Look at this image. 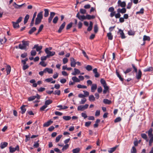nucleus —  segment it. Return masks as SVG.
<instances>
[{"label":"nucleus","mask_w":153,"mask_h":153,"mask_svg":"<svg viewBox=\"0 0 153 153\" xmlns=\"http://www.w3.org/2000/svg\"><path fill=\"white\" fill-rule=\"evenodd\" d=\"M118 147L117 146H115L114 147L111 148L109 149L108 150V152L109 153H112L113 152H114L116 149L117 147Z\"/></svg>","instance_id":"18"},{"label":"nucleus","mask_w":153,"mask_h":153,"mask_svg":"<svg viewBox=\"0 0 153 153\" xmlns=\"http://www.w3.org/2000/svg\"><path fill=\"white\" fill-rule=\"evenodd\" d=\"M107 36L108 39L112 40L113 38V36L111 33L110 32L107 34Z\"/></svg>","instance_id":"34"},{"label":"nucleus","mask_w":153,"mask_h":153,"mask_svg":"<svg viewBox=\"0 0 153 153\" xmlns=\"http://www.w3.org/2000/svg\"><path fill=\"white\" fill-rule=\"evenodd\" d=\"M93 22L91 21H90V25L87 28L88 31H90L92 30L93 27Z\"/></svg>","instance_id":"28"},{"label":"nucleus","mask_w":153,"mask_h":153,"mask_svg":"<svg viewBox=\"0 0 153 153\" xmlns=\"http://www.w3.org/2000/svg\"><path fill=\"white\" fill-rule=\"evenodd\" d=\"M52 100H46L45 102V104L48 106V105L50 104L52 102Z\"/></svg>","instance_id":"32"},{"label":"nucleus","mask_w":153,"mask_h":153,"mask_svg":"<svg viewBox=\"0 0 153 153\" xmlns=\"http://www.w3.org/2000/svg\"><path fill=\"white\" fill-rule=\"evenodd\" d=\"M69 146V145L68 144H66L63 146L62 150L63 151L64 150H66L68 148Z\"/></svg>","instance_id":"57"},{"label":"nucleus","mask_w":153,"mask_h":153,"mask_svg":"<svg viewBox=\"0 0 153 153\" xmlns=\"http://www.w3.org/2000/svg\"><path fill=\"white\" fill-rule=\"evenodd\" d=\"M132 69L131 68H127L125 71L124 72L125 74H126L131 72L132 71Z\"/></svg>","instance_id":"58"},{"label":"nucleus","mask_w":153,"mask_h":153,"mask_svg":"<svg viewBox=\"0 0 153 153\" xmlns=\"http://www.w3.org/2000/svg\"><path fill=\"white\" fill-rule=\"evenodd\" d=\"M84 94H79L78 95V96H88L89 93L87 91H83Z\"/></svg>","instance_id":"47"},{"label":"nucleus","mask_w":153,"mask_h":153,"mask_svg":"<svg viewBox=\"0 0 153 153\" xmlns=\"http://www.w3.org/2000/svg\"><path fill=\"white\" fill-rule=\"evenodd\" d=\"M76 17H77L81 21H83L84 20L86 19L85 16L84 15L80 16L79 12L77 14Z\"/></svg>","instance_id":"12"},{"label":"nucleus","mask_w":153,"mask_h":153,"mask_svg":"<svg viewBox=\"0 0 153 153\" xmlns=\"http://www.w3.org/2000/svg\"><path fill=\"white\" fill-rule=\"evenodd\" d=\"M53 122V121L51 120H49L47 122L43 124L44 127H48L49 126L51 123H52Z\"/></svg>","instance_id":"25"},{"label":"nucleus","mask_w":153,"mask_h":153,"mask_svg":"<svg viewBox=\"0 0 153 153\" xmlns=\"http://www.w3.org/2000/svg\"><path fill=\"white\" fill-rule=\"evenodd\" d=\"M72 80L75 82H79L80 80L76 76H73L72 78Z\"/></svg>","instance_id":"31"},{"label":"nucleus","mask_w":153,"mask_h":153,"mask_svg":"<svg viewBox=\"0 0 153 153\" xmlns=\"http://www.w3.org/2000/svg\"><path fill=\"white\" fill-rule=\"evenodd\" d=\"M153 70V68L152 67H148L146 68H145L143 70V71L144 72H150L152 71Z\"/></svg>","instance_id":"17"},{"label":"nucleus","mask_w":153,"mask_h":153,"mask_svg":"<svg viewBox=\"0 0 153 153\" xmlns=\"http://www.w3.org/2000/svg\"><path fill=\"white\" fill-rule=\"evenodd\" d=\"M117 13H121L122 14L124 13H126V10L125 8L123 7L122 9L118 8L117 9Z\"/></svg>","instance_id":"14"},{"label":"nucleus","mask_w":153,"mask_h":153,"mask_svg":"<svg viewBox=\"0 0 153 153\" xmlns=\"http://www.w3.org/2000/svg\"><path fill=\"white\" fill-rule=\"evenodd\" d=\"M118 6L122 7H124L126 6V3L125 1L122 2L120 0H119L117 2Z\"/></svg>","instance_id":"9"},{"label":"nucleus","mask_w":153,"mask_h":153,"mask_svg":"<svg viewBox=\"0 0 153 153\" xmlns=\"http://www.w3.org/2000/svg\"><path fill=\"white\" fill-rule=\"evenodd\" d=\"M141 136L144 139L146 140V141H148V140L147 139V135L144 133H143L141 134Z\"/></svg>","instance_id":"44"},{"label":"nucleus","mask_w":153,"mask_h":153,"mask_svg":"<svg viewBox=\"0 0 153 153\" xmlns=\"http://www.w3.org/2000/svg\"><path fill=\"white\" fill-rule=\"evenodd\" d=\"M22 44H20L19 45V48L22 50H25L27 48V46H29V42L23 40L22 41Z\"/></svg>","instance_id":"1"},{"label":"nucleus","mask_w":153,"mask_h":153,"mask_svg":"<svg viewBox=\"0 0 153 153\" xmlns=\"http://www.w3.org/2000/svg\"><path fill=\"white\" fill-rule=\"evenodd\" d=\"M45 73L47 72L49 74L53 73V69L48 68H46L45 69Z\"/></svg>","instance_id":"27"},{"label":"nucleus","mask_w":153,"mask_h":153,"mask_svg":"<svg viewBox=\"0 0 153 153\" xmlns=\"http://www.w3.org/2000/svg\"><path fill=\"white\" fill-rule=\"evenodd\" d=\"M39 64L44 67H46L47 65V64L43 61L40 62Z\"/></svg>","instance_id":"63"},{"label":"nucleus","mask_w":153,"mask_h":153,"mask_svg":"<svg viewBox=\"0 0 153 153\" xmlns=\"http://www.w3.org/2000/svg\"><path fill=\"white\" fill-rule=\"evenodd\" d=\"M143 40L144 41H149L150 40V38L149 36L144 35L143 36Z\"/></svg>","instance_id":"36"},{"label":"nucleus","mask_w":153,"mask_h":153,"mask_svg":"<svg viewBox=\"0 0 153 153\" xmlns=\"http://www.w3.org/2000/svg\"><path fill=\"white\" fill-rule=\"evenodd\" d=\"M55 13L54 12H52L50 13V17L48 19V22L49 23H51L53 18L55 16Z\"/></svg>","instance_id":"10"},{"label":"nucleus","mask_w":153,"mask_h":153,"mask_svg":"<svg viewBox=\"0 0 153 153\" xmlns=\"http://www.w3.org/2000/svg\"><path fill=\"white\" fill-rule=\"evenodd\" d=\"M44 16L45 17H48L49 15V10L48 9H45Z\"/></svg>","instance_id":"39"},{"label":"nucleus","mask_w":153,"mask_h":153,"mask_svg":"<svg viewBox=\"0 0 153 153\" xmlns=\"http://www.w3.org/2000/svg\"><path fill=\"white\" fill-rule=\"evenodd\" d=\"M65 25V22H64L60 26L59 29L58 30V32L60 33L62 32V30L64 29Z\"/></svg>","instance_id":"13"},{"label":"nucleus","mask_w":153,"mask_h":153,"mask_svg":"<svg viewBox=\"0 0 153 153\" xmlns=\"http://www.w3.org/2000/svg\"><path fill=\"white\" fill-rule=\"evenodd\" d=\"M100 82L103 86L107 85L105 81L103 79H100Z\"/></svg>","instance_id":"29"},{"label":"nucleus","mask_w":153,"mask_h":153,"mask_svg":"<svg viewBox=\"0 0 153 153\" xmlns=\"http://www.w3.org/2000/svg\"><path fill=\"white\" fill-rule=\"evenodd\" d=\"M77 87L79 88H87V86L85 85L80 84H78L77 86Z\"/></svg>","instance_id":"49"},{"label":"nucleus","mask_w":153,"mask_h":153,"mask_svg":"<svg viewBox=\"0 0 153 153\" xmlns=\"http://www.w3.org/2000/svg\"><path fill=\"white\" fill-rule=\"evenodd\" d=\"M94 31L95 33H97L98 31V27L97 25H95L94 26Z\"/></svg>","instance_id":"50"},{"label":"nucleus","mask_w":153,"mask_h":153,"mask_svg":"<svg viewBox=\"0 0 153 153\" xmlns=\"http://www.w3.org/2000/svg\"><path fill=\"white\" fill-rule=\"evenodd\" d=\"M70 60L71 62V66L72 67H75L76 64V60L73 57L70 58Z\"/></svg>","instance_id":"8"},{"label":"nucleus","mask_w":153,"mask_h":153,"mask_svg":"<svg viewBox=\"0 0 153 153\" xmlns=\"http://www.w3.org/2000/svg\"><path fill=\"white\" fill-rule=\"evenodd\" d=\"M39 140H38L37 142H34V144L33 145V146L34 147L37 148H38L39 146V144L38 143Z\"/></svg>","instance_id":"56"},{"label":"nucleus","mask_w":153,"mask_h":153,"mask_svg":"<svg viewBox=\"0 0 153 153\" xmlns=\"http://www.w3.org/2000/svg\"><path fill=\"white\" fill-rule=\"evenodd\" d=\"M10 152L11 153H13L16 150L19 151V147L18 145H17L15 148L12 147L11 146L9 147Z\"/></svg>","instance_id":"7"},{"label":"nucleus","mask_w":153,"mask_h":153,"mask_svg":"<svg viewBox=\"0 0 153 153\" xmlns=\"http://www.w3.org/2000/svg\"><path fill=\"white\" fill-rule=\"evenodd\" d=\"M88 106V105L86 104L84 105H80L78 107L77 110L78 111H82L86 109Z\"/></svg>","instance_id":"4"},{"label":"nucleus","mask_w":153,"mask_h":153,"mask_svg":"<svg viewBox=\"0 0 153 153\" xmlns=\"http://www.w3.org/2000/svg\"><path fill=\"white\" fill-rule=\"evenodd\" d=\"M136 75L135 76L136 78L138 80L140 79L142 75V72L140 69H139L138 71V72L136 73Z\"/></svg>","instance_id":"6"},{"label":"nucleus","mask_w":153,"mask_h":153,"mask_svg":"<svg viewBox=\"0 0 153 153\" xmlns=\"http://www.w3.org/2000/svg\"><path fill=\"white\" fill-rule=\"evenodd\" d=\"M11 70V68L10 66L9 65H7V68L6 69V70L7 71V74L8 75L10 73Z\"/></svg>","instance_id":"23"},{"label":"nucleus","mask_w":153,"mask_h":153,"mask_svg":"<svg viewBox=\"0 0 153 153\" xmlns=\"http://www.w3.org/2000/svg\"><path fill=\"white\" fill-rule=\"evenodd\" d=\"M41 19L36 18L35 20V24L36 25L39 24L41 21Z\"/></svg>","instance_id":"42"},{"label":"nucleus","mask_w":153,"mask_h":153,"mask_svg":"<svg viewBox=\"0 0 153 153\" xmlns=\"http://www.w3.org/2000/svg\"><path fill=\"white\" fill-rule=\"evenodd\" d=\"M42 46H39L38 44L35 45H34L33 49H36V51H39V54L41 52L40 51L42 49Z\"/></svg>","instance_id":"5"},{"label":"nucleus","mask_w":153,"mask_h":153,"mask_svg":"<svg viewBox=\"0 0 153 153\" xmlns=\"http://www.w3.org/2000/svg\"><path fill=\"white\" fill-rule=\"evenodd\" d=\"M26 106L25 105H23L20 107V109L21 111V113L22 114H24L26 110V109L25 108Z\"/></svg>","instance_id":"15"},{"label":"nucleus","mask_w":153,"mask_h":153,"mask_svg":"<svg viewBox=\"0 0 153 153\" xmlns=\"http://www.w3.org/2000/svg\"><path fill=\"white\" fill-rule=\"evenodd\" d=\"M153 130L152 128H150L148 131V136L150 138L149 141V145L151 146L153 142V134H152Z\"/></svg>","instance_id":"2"},{"label":"nucleus","mask_w":153,"mask_h":153,"mask_svg":"<svg viewBox=\"0 0 153 153\" xmlns=\"http://www.w3.org/2000/svg\"><path fill=\"white\" fill-rule=\"evenodd\" d=\"M58 20V16H55L53 19V22L54 24H56L57 23Z\"/></svg>","instance_id":"52"},{"label":"nucleus","mask_w":153,"mask_h":153,"mask_svg":"<svg viewBox=\"0 0 153 153\" xmlns=\"http://www.w3.org/2000/svg\"><path fill=\"white\" fill-rule=\"evenodd\" d=\"M116 73L117 76L120 79L121 81H123V78H122L121 75H120L119 72L118 71H116Z\"/></svg>","instance_id":"35"},{"label":"nucleus","mask_w":153,"mask_h":153,"mask_svg":"<svg viewBox=\"0 0 153 153\" xmlns=\"http://www.w3.org/2000/svg\"><path fill=\"white\" fill-rule=\"evenodd\" d=\"M100 122V120L99 119H97L95 123L94 124V127L97 128L98 126V123Z\"/></svg>","instance_id":"40"},{"label":"nucleus","mask_w":153,"mask_h":153,"mask_svg":"<svg viewBox=\"0 0 153 153\" xmlns=\"http://www.w3.org/2000/svg\"><path fill=\"white\" fill-rule=\"evenodd\" d=\"M97 85L96 84H93L91 88V91L92 92H94L97 89Z\"/></svg>","instance_id":"22"},{"label":"nucleus","mask_w":153,"mask_h":153,"mask_svg":"<svg viewBox=\"0 0 153 153\" xmlns=\"http://www.w3.org/2000/svg\"><path fill=\"white\" fill-rule=\"evenodd\" d=\"M95 16L94 15H87L85 16L86 19L90 20L92 19H94L95 18Z\"/></svg>","instance_id":"21"},{"label":"nucleus","mask_w":153,"mask_h":153,"mask_svg":"<svg viewBox=\"0 0 153 153\" xmlns=\"http://www.w3.org/2000/svg\"><path fill=\"white\" fill-rule=\"evenodd\" d=\"M121 120V117H119L117 118L114 120V123H117L120 122Z\"/></svg>","instance_id":"60"},{"label":"nucleus","mask_w":153,"mask_h":153,"mask_svg":"<svg viewBox=\"0 0 153 153\" xmlns=\"http://www.w3.org/2000/svg\"><path fill=\"white\" fill-rule=\"evenodd\" d=\"M36 97L37 99H40V96H31L28 97V100L29 101H32Z\"/></svg>","instance_id":"24"},{"label":"nucleus","mask_w":153,"mask_h":153,"mask_svg":"<svg viewBox=\"0 0 153 153\" xmlns=\"http://www.w3.org/2000/svg\"><path fill=\"white\" fill-rule=\"evenodd\" d=\"M136 152L137 151L136 148L134 146H133L131 150V153H136Z\"/></svg>","instance_id":"59"},{"label":"nucleus","mask_w":153,"mask_h":153,"mask_svg":"<svg viewBox=\"0 0 153 153\" xmlns=\"http://www.w3.org/2000/svg\"><path fill=\"white\" fill-rule=\"evenodd\" d=\"M86 99L85 97H82L81 101L79 102L80 104H84L86 101Z\"/></svg>","instance_id":"41"},{"label":"nucleus","mask_w":153,"mask_h":153,"mask_svg":"<svg viewBox=\"0 0 153 153\" xmlns=\"http://www.w3.org/2000/svg\"><path fill=\"white\" fill-rule=\"evenodd\" d=\"M60 91L59 90H57L53 92V94L54 95H60Z\"/></svg>","instance_id":"54"},{"label":"nucleus","mask_w":153,"mask_h":153,"mask_svg":"<svg viewBox=\"0 0 153 153\" xmlns=\"http://www.w3.org/2000/svg\"><path fill=\"white\" fill-rule=\"evenodd\" d=\"M132 66L134 69L133 72L136 73H137V67L135 66V65L134 64H132Z\"/></svg>","instance_id":"51"},{"label":"nucleus","mask_w":153,"mask_h":153,"mask_svg":"<svg viewBox=\"0 0 153 153\" xmlns=\"http://www.w3.org/2000/svg\"><path fill=\"white\" fill-rule=\"evenodd\" d=\"M86 12V10L85 9H81L80 10V12L82 14H85V13Z\"/></svg>","instance_id":"62"},{"label":"nucleus","mask_w":153,"mask_h":153,"mask_svg":"<svg viewBox=\"0 0 153 153\" xmlns=\"http://www.w3.org/2000/svg\"><path fill=\"white\" fill-rule=\"evenodd\" d=\"M45 51L46 53L47 54V57H48L53 56L55 54V52L51 51L49 50L48 48H47L45 49Z\"/></svg>","instance_id":"3"},{"label":"nucleus","mask_w":153,"mask_h":153,"mask_svg":"<svg viewBox=\"0 0 153 153\" xmlns=\"http://www.w3.org/2000/svg\"><path fill=\"white\" fill-rule=\"evenodd\" d=\"M88 71H91L92 70V66L90 65H88L85 68Z\"/></svg>","instance_id":"43"},{"label":"nucleus","mask_w":153,"mask_h":153,"mask_svg":"<svg viewBox=\"0 0 153 153\" xmlns=\"http://www.w3.org/2000/svg\"><path fill=\"white\" fill-rule=\"evenodd\" d=\"M36 30V27H33L30 30L28 33L29 34H31L35 31Z\"/></svg>","instance_id":"37"},{"label":"nucleus","mask_w":153,"mask_h":153,"mask_svg":"<svg viewBox=\"0 0 153 153\" xmlns=\"http://www.w3.org/2000/svg\"><path fill=\"white\" fill-rule=\"evenodd\" d=\"M12 23L13 25V27L15 28H18L19 27V23L16 22H12Z\"/></svg>","instance_id":"19"},{"label":"nucleus","mask_w":153,"mask_h":153,"mask_svg":"<svg viewBox=\"0 0 153 153\" xmlns=\"http://www.w3.org/2000/svg\"><path fill=\"white\" fill-rule=\"evenodd\" d=\"M8 145V143L7 142L1 143V148L2 149H4Z\"/></svg>","instance_id":"33"},{"label":"nucleus","mask_w":153,"mask_h":153,"mask_svg":"<svg viewBox=\"0 0 153 153\" xmlns=\"http://www.w3.org/2000/svg\"><path fill=\"white\" fill-rule=\"evenodd\" d=\"M62 135H59L57 136L56 139V143L58 142L60 140L61 138L62 137Z\"/></svg>","instance_id":"46"},{"label":"nucleus","mask_w":153,"mask_h":153,"mask_svg":"<svg viewBox=\"0 0 153 153\" xmlns=\"http://www.w3.org/2000/svg\"><path fill=\"white\" fill-rule=\"evenodd\" d=\"M118 34H119L120 35L121 38L122 39H124L126 38V36L123 30L121 29H120L118 32Z\"/></svg>","instance_id":"11"},{"label":"nucleus","mask_w":153,"mask_h":153,"mask_svg":"<svg viewBox=\"0 0 153 153\" xmlns=\"http://www.w3.org/2000/svg\"><path fill=\"white\" fill-rule=\"evenodd\" d=\"M80 149L79 148H77L74 149L72 150L73 153H78L79 152Z\"/></svg>","instance_id":"38"},{"label":"nucleus","mask_w":153,"mask_h":153,"mask_svg":"<svg viewBox=\"0 0 153 153\" xmlns=\"http://www.w3.org/2000/svg\"><path fill=\"white\" fill-rule=\"evenodd\" d=\"M103 102L106 104H110L111 103V101L107 99H104L103 100Z\"/></svg>","instance_id":"45"},{"label":"nucleus","mask_w":153,"mask_h":153,"mask_svg":"<svg viewBox=\"0 0 153 153\" xmlns=\"http://www.w3.org/2000/svg\"><path fill=\"white\" fill-rule=\"evenodd\" d=\"M73 23L72 22H71L69 24L66 26V29L67 30H68L70 29L72 27Z\"/></svg>","instance_id":"55"},{"label":"nucleus","mask_w":153,"mask_h":153,"mask_svg":"<svg viewBox=\"0 0 153 153\" xmlns=\"http://www.w3.org/2000/svg\"><path fill=\"white\" fill-rule=\"evenodd\" d=\"M144 9L143 8H141L140 11L137 12L136 14H143L144 13Z\"/></svg>","instance_id":"53"},{"label":"nucleus","mask_w":153,"mask_h":153,"mask_svg":"<svg viewBox=\"0 0 153 153\" xmlns=\"http://www.w3.org/2000/svg\"><path fill=\"white\" fill-rule=\"evenodd\" d=\"M29 15L28 14H27L26 15V16L24 18V24H25L27 22V21L28 19H29Z\"/></svg>","instance_id":"30"},{"label":"nucleus","mask_w":153,"mask_h":153,"mask_svg":"<svg viewBox=\"0 0 153 153\" xmlns=\"http://www.w3.org/2000/svg\"><path fill=\"white\" fill-rule=\"evenodd\" d=\"M42 13V11L40 12L39 13H38L36 18L40 19L42 20L43 18Z\"/></svg>","instance_id":"26"},{"label":"nucleus","mask_w":153,"mask_h":153,"mask_svg":"<svg viewBox=\"0 0 153 153\" xmlns=\"http://www.w3.org/2000/svg\"><path fill=\"white\" fill-rule=\"evenodd\" d=\"M63 119L65 120H70L71 118L70 116H64L62 117Z\"/></svg>","instance_id":"48"},{"label":"nucleus","mask_w":153,"mask_h":153,"mask_svg":"<svg viewBox=\"0 0 153 153\" xmlns=\"http://www.w3.org/2000/svg\"><path fill=\"white\" fill-rule=\"evenodd\" d=\"M89 99L90 101H94L95 99L94 96H89Z\"/></svg>","instance_id":"64"},{"label":"nucleus","mask_w":153,"mask_h":153,"mask_svg":"<svg viewBox=\"0 0 153 153\" xmlns=\"http://www.w3.org/2000/svg\"><path fill=\"white\" fill-rule=\"evenodd\" d=\"M36 53V51L34 50H32L31 51V55L32 56H35Z\"/></svg>","instance_id":"61"},{"label":"nucleus","mask_w":153,"mask_h":153,"mask_svg":"<svg viewBox=\"0 0 153 153\" xmlns=\"http://www.w3.org/2000/svg\"><path fill=\"white\" fill-rule=\"evenodd\" d=\"M74 71L71 73V74L73 75H76L77 74H79L80 73V71L76 68H75L74 69Z\"/></svg>","instance_id":"20"},{"label":"nucleus","mask_w":153,"mask_h":153,"mask_svg":"<svg viewBox=\"0 0 153 153\" xmlns=\"http://www.w3.org/2000/svg\"><path fill=\"white\" fill-rule=\"evenodd\" d=\"M104 89L103 91V93L104 94H105L109 91V87L107 85L104 86H103Z\"/></svg>","instance_id":"16"}]
</instances>
